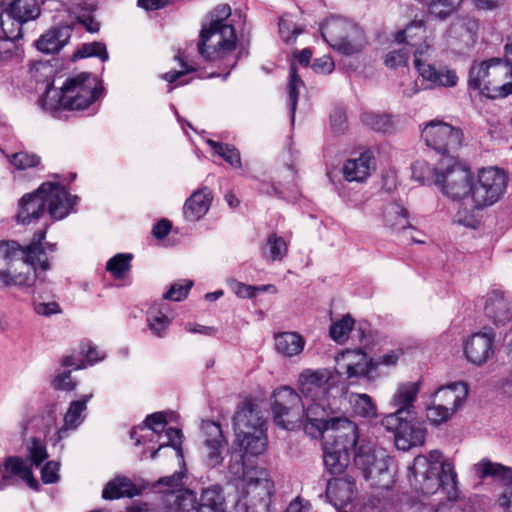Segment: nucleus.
I'll use <instances>...</instances> for the list:
<instances>
[{
  "label": "nucleus",
  "instance_id": "62",
  "mask_svg": "<svg viewBox=\"0 0 512 512\" xmlns=\"http://www.w3.org/2000/svg\"><path fill=\"white\" fill-rule=\"evenodd\" d=\"M21 37H8L0 38V61L7 62L11 60L17 50L14 39H20Z\"/></svg>",
  "mask_w": 512,
  "mask_h": 512
},
{
  "label": "nucleus",
  "instance_id": "22",
  "mask_svg": "<svg viewBox=\"0 0 512 512\" xmlns=\"http://www.w3.org/2000/svg\"><path fill=\"white\" fill-rule=\"evenodd\" d=\"M332 372L327 368L304 369L298 376L297 384L304 400H317L328 397Z\"/></svg>",
  "mask_w": 512,
  "mask_h": 512
},
{
  "label": "nucleus",
  "instance_id": "49",
  "mask_svg": "<svg viewBox=\"0 0 512 512\" xmlns=\"http://www.w3.org/2000/svg\"><path fill=\"white\" fill-rule=\"evenodd\" d=\"M131 254L119 253L109 259L106 269L116 279H120L131 267Z\"/></svg>",
  "mask_w": 512,
  "mask_h": 512
},
{
  "label": "nucleus",
  "instance_id": "3",
  "mask_svg": "<svg viewBox=\"0 0 512 512\" xmlns=\"http://www.w3.org/2000/svg\"><path fill=\"white\" fill-rule=\"evenodd\" d=\"M410 469L416 488L423 494H434L442 488L449 500L457 498V474L454 465L444 459L439 450L416 456Z\"/></svg>",
  "mask_w": 512,
  "mask_h": 512
},
{
  "label": "nucleus",
  "instance_id": "35",
  "mask_svg": "<svg viewBox=\"0 0 512 512\" xmlns=\"http://www.w3.org/2000/svg\"><path fill=\"white\" fill-rule=\"evenodd\" d=\"M422 79L430 84L431 87H455L458 83V76L455 70L447 66L436 67L429 64L417 71Z\"/></svg>",
  "mask_w": 512,
  "mask_h": 512
},
{
  "label": "nucleus",
  "instance_id": "13",
  "mask_svg": "<svg viewBox=\"0 0 512 512\" xmlns=\"http://www.w3.org/2000/svg\"><path fill=\"white\" fill-rule=\"evenodd\" d=\"M168 503H173L175 512H224L223 497L216 486L202 490L199 500L191 490H178L167 497Z\"/></svg>",
  "mask_w": 512,
  "mask_h": 512
},
{
  "label": "nucleus",
  "instance_id": "8",
  "mask_svg": "<svg viewBox=\"0 0 512 512\" xmlns=\"http://www.w3.org/2000/svg\"><path fill=\"white\" fill-rule=\"evenodd\" d=\"M236 34L232 25L222 27L203 26L198 43L199 54L207 61H221L224 69L228 71L223 75L226 79L230 70L237 64Z\"/></svg>",
  "mask_w": 512,
  "mask_h": 512
},
{
  "label": "nucleus",
  "instance_id": "42",
  "mask_svg": "<svg viewBox=\"0 0 512 512\" xmlns=\"http://www.w3.org/2000/svg\"><path fill=\"white\" fill-rule=\"evenodd\" d=\"M137 490L133 483L125 477H118L110 481L102 492L104 499L113 500L121 497H133Z\"/></svg>",
  "mask_w": 512,
  "mask_h": 512
},
{
  "label": "nucleus",
  "instance_id": "6",
  "mask_svg": "<svg viewBox=\"0 0 512 512\" xmlns=\"http://www.w3.org/2000/svg\"><path fill=\"white\" fill-rule=\"evenodd\" d=\"M231 473L242 475L238 484L239 498L237 506L245 512H269L273 483L264 469L244 471L242 463L230 465Z\"/></svg>",
  "mask_w": 512,
  "mask_h": 512
},
{
  "label": "nucleus",
  "instance_id": "7",
  "mask_svg": "<svg viewBox=\"0 0 512 512\" xmlns=\"http://www.w3.org/2000/svg\"><path fill=\"white\" fill-rule=\"evenodd\" d=\"M235 444L241 451L260 455L266 450L267 435L261 411L250 403L243 404L233 417Z\"/></svg>",
  "mask_w": 512,
  "mask_h": 512
},
{
  "label": "nucleus",
  "instance_id": "11",
  "mask_svg": "<svg viewBox=\"0 0 512 512\" xmlns=\"http://www.w3.org/2000/svg\"><path fill=\"white\" fill-rule=\"evenodd\" d=\"M508 175L498 167L481 168L473 178L471 202L474 209H483L497 203L506 193Z\"/></svg>",
  "mask_w": 512,
  "mask_h": 512
},
{
  "label": "nucleus",
  "instance_id": "12",
  "mask_svg": "<svg viewBox=\"0 0 512 512\" xmlns=\"http://www.w3.org/2000/svg\"><path fill=\"white\" fill-rule=\"evenodd\" d=\"M435 184L451 199H462L472 196L473 177L470 170L456 162L453 156L443 159L440 173Z\"/></svg>",
  "mask_w": 512,
  "mask_h": 512
},
{
  "label": "nucleus",
  "instance_id": "33",
  "mask_svg": "<svg viewBox=\"0 0 512 512\" xmlns=\"http://www.w3.org/2000/svg\"><path fill=\"white\" fill-rule=\"evenodd\" d=\"M212 199V192L207 187L192 193L183 207L185 218L189 221L200 220L208 212Z\"/></svg>",
  "mask_w": 512,
  "mask_h": 512
},
{
  "label": "nucleus",
  "instance_id": "19",
  "mask_svg": "<svg viewBox=\"0 0 512 512\" xmlns=\"http://www.w3.org/2000/svg\"><path fill=\"white\" fill-rule=\"evenodd\" d=\"M323 445H331L336 448L356 452V444L359 439L357 425L347 417L337 416L327 427L325 433L320 435Z\"/></svg>",
  "mask_w": 512,
  "mask_h": 512
},
{
  "label": "nucleus",
  "instance_id": "16",
  "mask_svg": "<svg viewBox=\"0 0 512 512\" xmlns=\"http://www.w3.org/2000/svg\"><path fill=\"white\" fill-rule=\"evenodd\" d=\"M422 138L426 145L436 152L450 155L461 147L463 133L450 124L433 120L423 128Z\"/></svg>",
  "mask_w": 512,
  "mask_h": 512
},
{
  "label": "nucleus",
  "instance_id": "50",
  "mask_svg": "<svg viewBox=\"0 0 512 512\" xmlns=\"http://www.w3.org/2000/svg\"><path fill=\"white\" fill-rule=\"evenodd\" d=\"M303 87H304V82L298 76L296 67L294 65H291L287 89H288V100L290 103V108H291V113H292V121L294 120L299 90Z\"/></svg>",
  "mask_w": 512,
  "mask_h": 512
},
{
  "label": "nucleus",
  "instance_id": "17",
  "mask_svg": "<svg viewBox=\"0 0 512 512\" xmlns=\"http://www.w3.org/2000/svg\"><path fill=\"white\" fill-rule=\"evenodd\" d=\"M337 416V412L328 397L304 400L302 426L312 437H318L325 433L327 427Z\"/></svg>",
  "mask_w": 512,
  "mask_h": 512
},
{
  "label": "nucleus",
  "instance_id": "55",
  "mask_svg": "<svg viewBox=\"0 0 512 512\" xmlns=\"http://www.w3.org/2000/svg\"><path fill=\"white\" fill-rule=\"evenodd\" d=\"M166 441L160 444L159 448L151 453V458L155 459L158 455V452L166 447L171 446L176 450V455L179 458H183L182 450H181V442H182V432L176 428H168L165 430L164 434Z\"/></svg>",
  "mask_w": 512,
  "mask_h": 512
},
{
  "label": "nucleus",
  "instance_id": "59",
  "mask_svg": "<svg viewBox=\"0 0 512 512\" xmlns=\"http://www.w3.org/2000/svg\"><path fill=\"white\" fill-rule=\"evenodd\" d=\"M27 450L31 465L36 467L48 457L46 447L39 439L32 438L27 444Z\"/></svg>",
  "mask_w": 512,
  "mask_h": 512
},
{
  "label": "nucleus",
  "instance_id": "24",
  "mask_svg": "<svg viewBox=\"0 0 512 512\" xmlns=\"http://www.w3.org/2000/svg\"><path fill=\"white\" fill-rule=\"evenodd\" d=\"M466 359L482 365L494 354V335L486 332L472 334L463 344Z\"/></svg>",
  "mask_w": 512,
  "mask_h": 512
},
{
  "label": "nucleus",
  "instance_id": "37",
  "mask_svg": "<svg viewBox=\"0 0 512 512\" xmlns=\"http://www.w3.org/2000/svg\"><path fill=\"white\" fill-rule=\"evenodd\" d=\"M478 23L470 17H462L454 20L449 29L448 36L454 40L470 46L476 40Z\"/></svg>",
  "mask_w": 512,
  "mask_h": 512
},
{
  "label": "nucleus",
  "instance_id": "1",
  "mask_svg": "<svg viewBox=\"0 0 512 512\" xmlns=\"http://www.w3.org/2000/svg\"><path fill=\"white\" fill-rule=\"evenodd\" d=\"M45 232L38 233V241L21 250L15 242H0V285L29 287L35 282L37 268L46 271L48 260L41 241Z\"/></svg>",
  "mask_w": 512,
  "mask_h": 512
},
{
  "label": "nucleus",
  "instance_id": "53",
  "mask_svg": "<svg viewBox=\"0 0 512 512\" xmlns=\"http://www.w3.org/2000/svg\"><path fill=\"white\" fill-rule=\"evenodd\" d=\"M98 57L105 62L109 59V55L105 44L101 42H93L83 44L73 55L74 59Z\"/></svg>",
  "mask_w": 512,
  "mask_h": 512
},
{
  "label": "nucleus",
  "instance_id": "43",
  "mask_svg": "<svg viewBox=\"0 0 512 512\" xmlns=\"http://www.w3.org/2000/svg\"><path fill=\"white\" fill-rule=\"evenodd\" d=\"M349 403L353 412L364 418H372L377 415V407L372 398L365 393H351Z\"/></svg>",
  "mask_w": 512,
  "mask_h": 512
},
{
  "label": "nucleus",
  "instance_id": "29",
  "mask_svg": "<svg viewBox=\"0 0 512 512\" xmlns=\"http://www.w3.org/2000/svg\"><path fill=\"white\" fill-rule=\"evenodd\" d=\"M403 356L401 349L387 350L373 355L368 362V380L375 381L389 375Z\"/></svg>",
  "mask_w": 512,
  "mask_h": 512
},
{
  "label": "nucleus",
  "instance_id": "57",
  "mask_svg": "<svg viewBox=\"0 0 512 512\" xmlns=\"http://www.w3.org/2000/svg\"><path fill=\"white\" fill-rule=\"evenodd\" d=\"M411 48H414L413 54H414V60L413 64L417 71H419L420 68H423L424 66L429 65L428 59L432 55V46L430 43L426 41V39L417 42L416 46H411Z\"/></svg>",
  "mask_w": 512,
  "mask_h": 512
},
{
  "label": "nucleus",
  "instance_id": "15",
  "mask_svg": "<svg viewBox=\"0 0 512 512\" xmlns=\"http://www.w3.org/2000/svg\"><path fill=\"white\" fill-rule=\"evenodd\" d=\"M39 15L40 7L36 0H13L1 10V29L8 37H22L23 24Z\"/></svg>",
  "mask_w": 512,
  "mask_h": 512
},
{
  "label": "nucleus",
  "instance_id": "41",
  "mask_svg": "<svg viewBox=\"0 0 512 512\" xmlns=\"http://www.w3.org/2000/svg\"><path fill=\"white\" fill-rule=\"evenodd\" d=\"M476 474L479 478L485 479L488 477L496 480L509 481L512 479V469L503 466L499 463H494L489 460H482L474 467Z\"/></svg>",
  "mask_w": 512,
  "mask_h": 512
},
{
  "label": "nucleus",
  "instance_id": "14",
  "mask_svg": "<svg viewBox=\"0 0 512 512\" xmlns=\"http://www.w3.org/2000/svg\"><path fill=\"white\" fill-rule=\"evenodd\" d=\"M304 399L291 387L284 386L274 392L272 411L276 424L294 430L303 424Z\"/></svg>",
  "mask_w": 512,
  "mask_h": 512
},
{
  "label": "nucleus",
  "instance_id": "34",
  "mask_svg": "<svg viewBox=\"0 0 512 512\" xmlns=\"http://www.w3.org/2000/svg\"><path fill=\"white\" fill-rule=\"evenodd\" d=\"M70 37V26L53 27L41 35L36 41V47L46 54L57 53L68 43Z\"/></svg>",
  "mask_w": 512,
  "mask_h": 512
},
{
  "label": "nucleus",
  "instance_id": "56",
  "mask_svg": "<svg viewBox=\"0 0 512 512\" xmlns=\"http://www.w3.org/2000/svg\"><path fill=\"white\" fill-rule=\"evenodd\" d=\"M9 163L17 170H25L37 166L40 163V158L35 154L27 152L14 153L7 155Z\"/></svg>",
  "mask_w": 512,
  "mask_h": 512
},
{
  "label": "nucleus",
  "instance_id": "39",
  "mask_svg": "<svg viewBox=\"0 0 512 512\" xmlns=\"http://www.w3.org/2000/svg\"><path fill=\"white\" fill-rule=\"evenodd\" d=\"M392 37L395 44H404L410 48L416 46L417 42L426 39V29L422 21H413L404 29L393 33Z\"/></svg>",
  "mask_w": 512,
  "mask_h": 512
},
{
  "label": "nucleus",
  "instance_id": "46",
  "mask_svg": "<svg viewBox=\"0 0 512 512\" xmlns=\"http://www.w3.org/2000/svg\"><path fill=\"white\" fill-rule=\"evenodd\" d=\"M399 47H391L384 55V64L390 69L405 67L408 64L411 49L401 44Z\"/></svg>",
  "mask_w": 512,
  "mask_h": 512
},
{
  "label": "nucleus",
  "instance_id": "38",
  "mask_svg": "<svg viewBox=\"0 0 512 512\" xmlns=\"http://www.w3.org/2000/svg\"><path fill=\"white\" fill-rule=\"evenodd\" d=\"M324 446V465L331 474H341L350 463V452L331 445Z\"/></svg>",
  "mask_w": 512,
  "mask_h": 512
},
{
  "label": "nucleus",
  "instance_id": "45",
  "mask_svg": "<svg viewBox=\"0 0 512 512\" xmlns=\"http://www.w3.org/2000/svg\"><path fill=\"white\" fill-rule=\"evenodd\" d=\"M288 247L285 240L275 233L267 238L266 246L263 251V257L268 261L282 260L287 254Z\"/></svg>",
  "mask_w": 512,
  "mask_h": 512
},
{
  "label": "nucleus",
  "instance_id": "30",
  "mask_svg": "<svg viewBox=\"0 0 512 512\" xmlns=\"http://www.w3.org/2000/svg\"><path fill=\"white\" fill-rule=\"evenodd\" d=\"M354 492L355 481L351 476L329 480L326 488V496L335 507H341L351 502Z\"/></svg>",
  "mask_w": 512,
  "mask_h": 512
},
{
  "label": "nucleus",
  "instance_id": "47",
  "mask_svg": "<svg viewBox=\"0 0 512 512\" xmlns=\"http://www.w3.org/2000/svg\"><path fill=\"white\" fill-rule=\"evenodd\" d=\"M207 143L220 157H222L232 167H241L240 153L235 147L230 146L228 144L216 142L214 140H208Z\"/></svg>",
  "mask_w": 512,
  "mask_h": 512
},
{
  "label": "nucleus",
  "instance_id": "52",
  "mask_svg": "<svg viewBox=\"0 0 512 512\" xmlns=\"http://www.w3.org/2000/svg\"><path fill=\"white\" fill-rule=\"evenodd\" d=\"M362 122L374 131L387 132L392 129L393 122L389 115L366 112L362 115Z\"/></svg>",
  "mask_w": 512,
  "mask_h": 512
},
{
  "label": "nucleus",
  "instance_id": "10",
  "mask_svg": "<svg viewBox=\"0 0 512 512\" xmlns=\"http://www.w3.org/2000/svg\"><path fill=\"white\" fill-rule=\"evenodd\" d=\"M323 39L338 52L353 55L361 52L366 45L363 30L343 17H330L321 26Z\"/></svg>",
  "mask_w": 512,
  "mask_h": 512
},
{
  "label": "nucleus",
  "instance_id": "21",
  "mask_svg": "<svg viewBox=\"0 0 512 512\" xmlns=\"http://www.w3.org/2000/svg\"><path fill=\"white\" fill-rule=\"evenodd\" d=\"M397 418L398 421L391 427L385 423V419H382L381 423L387 431L394 433L395 445L399 450L408 451L425 442L426 430L414 423L415 417Z\"/></svg>",
  "mask_w": 512,
  "mask_h": 512
},
{
  "label": "nucleus",
  "instance_id": "28",
  "mask_svg": "<svg viewBox=\"0 0 512 512\" xmlns=\"http://www.w3.org/2000/svg\"><path fill=\"white\" fill-rule=\"evenodd\" d=\"M485 314L496 326H504L512 320V301L504 293L493 291L486 300Z\"/></svg>",
  "mask_w": 512,
  "mask_h": 512
},
{
  "label": "nucleus",
  "instance_id": "48",
  "mask_svg": "<svg viewBox=\"0 0 512 512\" xmlns=\"http://www.w3.org/2000/svg\"><path fill=\"white\" fill-rule=\"evenodd\" d=\"M439 173L440 171H436L425 160H417L412 164V177L420 184H435Z\"/></svg>",
  "mask_w": 512,
  "mask_h": 512
},
{
  "label": "nucleus",
  "instance_id": "31",
  "mask_svg": "<svg viewBox=\"0 0 512 512\" xmlns=\"http://www.w3.org/2000/svg\"><path fill=\"white\" fill-rule=\"evenodd\" d=\"M93 394L83 395L80 399L70 402L64 415L63 426L58 430V439L61 440L68 435V431L76 430L84 421V412L87 409V403L91 400Z\"/></svg>",
  "mask_w": 512,
  "mask_h": 512
},
{
  "label": "nucleus",
  "instance_id": "60",
  "mask_svg": "<svg viewBox=\"0 0 512 512\" xmlns=\"http://www.w3.org/2000/svg\"><path fill=\"white\" fill-rule=\"evenodd\" d=\"M231 15V8L227 4H221L215 7L209 14V23L204 26L208 27H222L224 25H231L227 22Z\"/></svg>",
  "mask_w": 512,
  "mask_h": 512
},
{
  "label": "nucleus",
  "instance_id": "4",
  "mask_svg": "<svg viewBox=\"0 0 512 512\" xmlns=\"http://www.w3.org/2000/svg\"><path fill=\"white\" fill-rule=\"evenodd\" d=\"M77 196H72L61 185L53 182L43 183L34 193L24 195L19 202L17 220L30 224L47 210L54 220H62L76 203Z\"/></svg>",
  "mask_w": 512,
  "mask_h": 512
},
{
  "label": "nucleus",
  "instance_id": "2",
  "mask_svg": "<svg viewBox=\"0 0 512 512\" xmlns=\"http://www.w3.org/2000/svg\"><path fill=\"white\" fill-rule=\"evenodd\" d=\"M101 92L102 87L95 76L80 73L67 78L60 88L48 84L38 103L44 111L56 116L64 110L87 109L99 99Z\"/></svg>",
  "mask_w": 512,
  "mask_h": 512
},
{
  "label": "nucleus",
  "instance_id": "9",
  "mask_svg": "<svg viewBox=\"0 0 512 512\" xmlns=\"http://www.w3.org/2000/svg\"><path fill=\"white\" fill-rule=\"evenodd\" d=\"M354 463L373 487L389 489L394 479L390 471L391 457L383 449H374L370 444L362 442L354 455Z\"/></svg>",
  "mask_w": 512,
  "mask_h": 512
},
{
  "label": "nucleus",
  "instance_id": "58",
  "mask_svg": "<svg viewBox=\"0 0 512 512\" xmlns=\"http://www.w3.org/2000/svg\"><path fill=\"white\" fill-rule=\"evenodd\" d=\"M192 286V280H178L171 285L170 289L163 295V298L172 301H181L187 297Z\"/></svg>",
  "mask_w": 512,
  "mask_h": 512
},
{
  "label": "nucleus",
  "instance_id": "63",
  "mask_svg": "<svg viewBox=\"0 0 512 512\" xmlns=\"http://www.w3.org/2000/svg\"><path fill=\"white\" fill-rule=\"evenodd\" d=\"M279 33L284 41L291 42L296 39L297 35L301 33V30L288 19L282 17L279 22Z\"/></svg>",
  "mask_w": 512,
  "mask_h": 512
},
{
  "label": "nucleus",
  "instance_id": "18",
  "mask_svg": "<svg viewBox=\"0 0 512 512\" xmlns=\"http://www.w3.org/2000/svg\"><path fill=\"white\" fill-rule=\"evenodd\" d=\"M420 389V381L402 382L397 385L390 400V405L395 411L383 418L388 426L394 425L398 421L397 417H415V402Z\"/></svg>",
  "mask_w": 512,
  "mask_h": 512
},
{
  "label": "nucleus",
  "instance_id": "23",
  "mask_svg": "<svg viewBox=\"0 0 512 512\" xmlns=\"http://www.w3.org/2000/svg\"><path fill=\"white\" fill-rule=\"evenodd\" d=\"M0 491L15 483L16 478L26 482L34 490L39 489V484L34 478L31 468L19 457L9 456L0 462Z\"/></svg>",
  "mask_w": 512,
  "mask_h": 512
},
{
  "label": "nucleus",
  "instance_id": "27",
  "mask_svg": "<svg viewBox=\"0 0 512 512\" xmlns=\"http://www.w3.org/2000/svg\"><path fill=\"white\" fill-rule=\"evenodd\" d=\"M275 352L285 359L299 357L306 346L305 338L296 331L276 332L273 335Z\"/></svg>",
  "mask_w": 512,
  "mask_h": 512
},
{
  "label": "nucleus",
  "instance_id": "40",
  "mask_svg": "<svg viewBox=\"0 0 512 512\" xmlns=\"http://www.w3.org/2000/svg\"><path fill=\"white\" fill-rule=\"evenodd\" d=\"M383 221L388 228L395 232L409 226L406 209L397 203H390L384 208Z\"/></svg>",
  "mask_w": 512,
  "mask_h": 512
},
{
  "label": "nucleus",
  "instance_id": "20",
  "mask_svg": "<svg viewBox=\"0 0 512 512\" xmlns=\"http://www.w3.org/2000/svg\"><path fill=\"white\" fill-rule=\"evenodd\" d=\"M203 455L206 464L217 467L222 464L225 454L228 452V442L223 435L221 426L213 421H203Z\"/></svg>",
  "mask_w": 512,
  "mask_h": 512
},
{
  "label": "nucleus",
  "instance_id": "32",
  "mask_svg": "<svg viewBox=\"0 0 512 512\" xmlns=\"http://www.w3.org/2000/svg\"><path fill=\"white\" fill-rule=\"evenodd\" d=\"M174 318L171 307L164 302H156L147 311V323L151 332L163 337Z\"/></svg>",
  "mask_w": 512,
  "mask_h": 512
},
{
  "label": "nucleus",
  "instance_id": "64",
  "mask_svg": "<svg viewBox=\"0 0 512 512\" xmlns=\"http://www.w3.org/2000/svg\"><path fill=\"white\" fill-rule=\"evenodd\" d=\"M60 464L55 461L47 462L41 471V479L45 484L56 483L59 480Z\"/></svg>",
  "mask_w": 512,
  "mask_h": 512
},
{
  "label": "nucleus",
  "instance_id": "36",
  "mask_svg": "<svg viewBox=\"0 0 512 512\" xmlns=\"http://www.w3.org/2000/svg\"><path fill=\"white\" fill-rule=\"evenodd\" d=\"M468 394V386L464 382H454L438 388L433 398L446 407H452L454 413L464 402Z\"/></svg>",
  "mask_w": 512,
  "mask_h": 512
},
{
  "label": "nucleus",
  "instance_id": "44",
  "mask_svg": "<svg viewBox=\"0 0 512 512\" xmlns=\"http://www.w3.org/2000/svg\"><path fill=\"white\" fill-rule=\"evenodd\" d=\"M427 6L428 12L439 18L446 19L454 13L463 2V0H423Z\"/></svg>",
  "mask_w": 512,
  "mask_h": 512
},
{
  "label": "nucleus",
  "instance_id": "5",
  "mask_svg": "<svg viewBox=\"0 0 512 512\" xmlns=\"http://www.w3.org/2000/svg\"><path fill=\"white\" fill-rule=\"evenodd\" d=\"M468 87L488 98L512 93V63L500 58L474 62L469 70Z\"/></svg>",
  "mask_w": 512,
  "mask_h": 512
},
{
  "label": "nucleus",
  "instance_id": "51",
  "mask_svg": "<svg viewBox=\"0 0 512 512\" xmlns=\"http://www.w3.org/2000/svg\"><path fill=\"white\" fill-rule=\"evenodd\" d=\"M354 327V319L350 315L343 316L330 326V336L338 343H344Z\"/></svg>",
  "mask_w": 512,
  "mask_h": 512
},
{
  "label": "nucleus",
  "instance_id": "54",
  "mask_svg": "<svg viewBox=\"0 0 512 512\" xmlns=\"http://www.w3.org/2000/svg\"><path fill=\"white\" fill-rule=\"evenodd\" d=\"M454 413L452 407H446L433 398L431 405L427 408V419L433 425H440L448 421Z\"/></svg>",
  "mask_w": 512,
  "mask_h": 512
},
{
  "label": "nucleus",
  "instance_id": "25",
  "mask_svg": "<svg viewBox=\"0 0 512 512\" xmlns=\"http://www.w3.org/2000/svg\"><path fill=\"white\" fill-rule=\"evenodd\" d=\"M368 362L362 350H346L335 357V371L347 378L364 376L368 379Z\"/></svg>",
  "mask_w": 512,
  "mask_h": 512
},
{
  "label": "nucleus",
  "instance_id": "26",
  "mask_svg": "<svg viewBox=\"0 0 512 512\" xmlns=\"http://www.w3.org/2000/svg\"><path fill=\"white\" fill-rule=\"evenodd\" d=\"M376 169V162L370 151H365L358 158L347 160L342 167V174L348 182H365Z\"/></svg>",
  "mask_w": 512,
  "mask_h": 512
},
{
  "label": "nucleus",
  "instance_id": "61",
  "mask_svg": "<svg viewBox=\"0 0 512 512\" xmlns=\"http://www.w3.org/2000/svg\"><path fill=\"white\" fill-rule=\"evenodd\" d=\"M166 423L165 415L162 412H157L147 416L143 425L140 426L139 429H149L160 438L161 432L164 430Z\"/></svg>",
  "mask_w": 512,
  "mask_h": 512
}]
</instances>
